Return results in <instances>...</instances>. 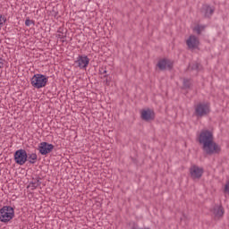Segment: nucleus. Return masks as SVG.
Listing matches in <instances>:
<instances>
[{"label": "nucleus", "instance_id": "obj_2", "mask_svg": "<svg viewBox=\"0 0 229 229\" xmlns=\"http://www.w3.org/2000/svg\"><path fill=\"white\" fill-rule=\"evenodd\" d=\"M15 217V209L12 206H4L0 208V221L1 223H8Z\"/></svg>", "mask_w": 229, "mask_h": 229}, {"label": "nucleus", "instance_id": "obj_22", "mask_svg": "<svg viewBox=\"0 0 229 229\" xmlns=\"http://www.w3.org/2000/svg\"><path fill=\"white\" fill-rule=\"evenodd\" d=\"M31 22H33L31 20L27 19V20L25 21V26H30V24H31Z\"/></svg>", "mask_w": 229, "mask_h": 229}, {"label": "nucleus", "instance_id": "obj_24", "mask_svg": "<svg viewBox=\"0 0 229 229\" xmlns=\"http://www.w3.org/2000/svg\"><path fill=\"white\" fill-rule=\"evenodd\" d=\"M99 73L100 74H106V70H105V69H101L100 71H99Z\"/></svg>", "mask_w": 229, "mask_h": 229}, {"label": "nucleus", "instance_id": "obj_8", "mask_svg": "<svg viewBox=\"0 0 229 229\" xmlns=\"http://www.w3.org/2000/svg\"><path fill=\"white\" fill-rule=\"evenodd\" d=\"M190 174L193 180H199L203 176V168H199L198 165H192L190 168Z\"/></svg>", "mask_w": 229, "mask_h": 229}, {"label": "nucleus", "instance_id": "obj_17", "mask_svg": "<svg viewBox=\"0 0 229 229\" xmlns=\"http://www.w3.org/2000/svg\"><path fill=\"white\" fill-rule=\"evenodd\" d=\"M191 71H199L201 69V64L199 63H194L189 66Z\"/></svg>", "mask_w": 229, "mask_h": 229}, {"label": "nucleus", "instance_id": "obj_1", "mask_svg": "<svg viewBox=\"0 0 229 229\" xmlns=\"http://www.w3.org/2000/svg\"><path fill=\"white\" fill-rule=\"evenodd\" d=\"M198 141L202 144V149L206 155H219L221 153V147L214 141V134L208 130L200 131Z\"/></svg>", "mask_w": 229, "mask_h": 229}, {"label": "nucleus", "instance_id": "obj_11", "mask_svg": "<svg viewBox=\"0 0 229 229\" xmlns=\"http://www.w3.org/2000/svg\"><path fill=\"white\" fill-rule=\"evenodd\" d=\"M157 67L160 71H165V69H173V63L169 59H162L157 63Z\"/></svg>", "mask_w": 229, "mask_h": 229}, {"label": "nucleus", "instance_id": "obj_5", "mask_svg": "<svg viewBox=\"0 0 229 229\" xmlns=\"http://www.w3.org/2000/svg\"><path fill=\"white\" fill-rule=\"evenodd\" d=\"M14 161L18 165H24L28 162V152L25 149H18L14 152Z\"/></svg>", "mask_w": 229, "mask_h": 229}, {"label": "nucleus", "instance_id": "obj_15", "mask_svg": "<svg viewBox=\"0 0 229 229\" xmlns=\"http://www.w3.org/2000/svg\"><path fill=\"white\" fill-rule=\"evenodd\" d=\"M37 158H38L37 154L35 153L29 154L27 162H29V164H36Z\"/></svg>", "mask_w": 229, "mask_h": 229}, {"label": "nucleus", "instance_id": "obj_12", "mask_svg": "<svg viewBox=\"0 0 229 229\" xmlns=\"http://www.w3.org/2000/svg\"><path fill=\"white\" fill-rule=\"evenodd\" d=\"M212 213L214 214L215 217L219 219L225 216V208H223V206L221 205H215L212 209Z\"/></svg>", "mask_w": 229, "mask_h": 229}, {"label": "nucleus", "instance_id": "obj_4", "mask_svg": "<svg viewBox=\"0 0 229 229\" xmlns=\"http://www.w3.org/2000/svg\"><path fill=\"white\" fill-rule=\"evenodd\" d=\"M210 114V104L208 103H199L195 106L194 115L196 117H205Z\"/></svg>", "mask_w": 229, "mask_h": 229}, {"label": "nucleus", "instance_id": "obj_23", "mask_svg": "<svg viewBox=\"0 0 229 229\" xmlns=\"http://www.w3.org/2000/svg\"><path fill=\"white\" fill-rule=\"evenodd\" d=\"M4 67V63L3 62V58H0V69H3Z\"/></svg>", "mask_w": 229, "mask_h": 229}, {"label": "nucleus", "instance_id": "obj_16", "mask_svg": "<svg viewBox=\"0 0 229 229\" xmlns=\"http://www.w3.org/2000/svg\"><path fill=\"white\" fill-rule=\"evenodd\" d=\"M193 31H195V33H197V35H201V31H205V26L197 25L193 28Z\"/></svg>", "mask_w": 229, "mask_h": 229}, {"label": "nucleus", "instance_id": "obj_7", "mask_svg": "<svg viewBox=\"0 0 229 229\" xmlns=\"http://www.w3.org/2000/svg\"><path fill=\"white\" fill-rule=\"evenodd\" d=\"M140 117L142 121H146L147 123L149 121H155V111L150 108L143 109L140 112Z\"/></svg>", "mask_w": 229, "mask_h": 229}, {"label": "nucleus", "instance_id": "obj_10", "mask_svg": "<svg viewBox=\"0 0 229 229\" xmlns=\"http://www.w3.org/2000/svg\"><path fill=\"white\" fill-rule=\"evenodd\" d=\"M89 63L90 59H89V57L86 55H79L76 61V64H78V67H80V69H86Z\"/></svg>", "mask_w": 229, "mask_h": 229}, {"label": "nucleus", "instance_id": "obj_21", "mask_svg": "<svg viewBox=\"0 0 229 229\" xmlns=\"http://www.w3.org/2000/svg\"><path fill=\"white\" fill-rule=\"evenodd\" d=\"M225 192H227L229 194V181L226 182L225 186Z\"/></svg>", "mask_w": 229, "mask_h": 229}, {"label": "nucleus", "instance_id": "obj_20", "mask_svg": "<svg viewBox=\"0 0 229 229\" xmlns=\"http://www.w3.org/2000/svg\"><path fill=\"white\" fill-rule=\"evenodd\" d=\"M3 21L6 22V18H3V15L0 14V28H3Z\"/></svg>", "mask_w": 229, "mask_h": 229}, {"label": "nucleus", "instance_id": "obj_6", "mask_svg": "<svg viewBox=\"0 0 229 229\" xmlns=\"http://www.w3.org/2000/svg\"><path fill=\"white\" fill-rule=\"evenodd\" d=\"M55 149V145L43 141L39 144L38 151L40 155H49Z\"/></svg>", "mask_w": 229, "mask_h": 229}, {"label": "nucleus", "instance_id": "obj_19", "mask_svg": "<svg viewBox=\"0 0 229 229\" xmlns=\"http://www.w3.org/2000/svg\"><path fill=\"white\" fill-rule=\"evenodd\" d=\"M57 33H60L59 35H57L58 38H65L67 36L64 34V33H67V30H65L64 32V28H59L58 30H57Z\"/></svg>", "mask_w": 229, "mask_h": 229}, {"label": "nucleus", "instance_id": "obj_9", "mask_svg": "<svg viewBox=\"0 0 229 229\" xmlns=\"http://www.w3.org/2000/svg\"><path fill=\"white\" fill-rule=\"evenodd\" d=\"M189 49H198L199 47V39L194 35H191L186 41Z\"/></svg>", "mask_w": 229, "mask_h": 229}, {"label": "nucleus", "instance_id": "obj_13", "mask_svg": "<svg viewBox=\"0 0 229 229\" xmlns=\"http://www.w3.org/2000/svg\"><path fill=\"white\" fill-rule=\"evenodd\" d=\"M201 13L204 14V17H211L214 13V9L210 5L204 4L201 8Z\"/></svg>", "mask_w": 229, "mask_h": 229}, {"label": "nucleus", "instance_id": "obj_3", "mask_svg": "<svg viewBox=\"0 0 229 229\" xmlns=\"http://www.w3.org/2000/svg\"><path fill=\"white\" fill-rule=\"evenodd\" d=\"M48 78L44 74H34L30 83L34 89H44L47 85Z\"/></svg>", "mask_w": 229, "mask_h": 229}, {"label": "nucleus", "instance_id": "obj_18", "mask_svg": "<svg viewBox=\"0 0 229 229\" xmlns=\"http://www.w3.org/2000/svg\"><path fill=\"white\" fill-rule=\"evenodd\" d=\"M191 80L183 79V81H182V89L187 90V89H191Z\"/></svg>", "mask_w": 229, "mask_h": 229}, {"label": "nucleus", "instance_id": "obj_14", "mask_svg": "<svg viewBox=\"0 0 229 229\" xmlns=\"http://www.w3.org/2000/svg\"><path fill=\"white\" fill-rule=\"evenodd\" d=\"M42 182H40V178L38 177L37 179H33L32 182H30V183L29 184V187H30L32 189V191H35V189H37V187H40V184Z\"/></svg>", "mask_w": 229, "mask_h": 229}]
</instances>
